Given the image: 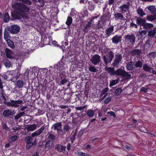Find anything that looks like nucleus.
Returning a JSON list of instances; mask_svg holds the SVG:
<instances>
[{"label": "nucleus", "instance_id": "nucleus-1", "mask_svg": "<svg viewBox=\"0 0 156 156\" xmlns=\"http://www.w3.org/2000/svg\"><path fill=\"white\" fill-rule=\"evenodd\" d=\"M16 0L21 1L23 3L16 2L12 5V6L14 10L11 13V20H21L22 18L25 20L30 19L28 14L30 12V8L25 4L30 5L32 3L31 2L30 0Z\"/></svg>", "mask_w": 156, "mask_h": 156}, {"label": "nucleus", "instance_id": "nucleus-2", "mask_svg": "<svg viewBox=\"0 0 156 156\" xmlns=\"http://www.w3.org/2000/svg\"><path fill=\"white\" fill-rule=\"evenodd\" d=\"M45 129V125H44L36 131L32 133L31 136H27L24 139L25 142L26 143V147L29 149L32 146L37 145V138L35 137L41 134L44 131Z\"/></svg>", "mask_w": 156, "mask_h": 156}, {"label": "nucleus", "instance_id": "nucleus-3", "mask_svg": "<svg viewBox=\"0 0 156 156\" xmlns=\"http://www.w3.org/2000/svg\"><path fill=\"white\" fill-rule=\"evenodd\" d=\"M1 90V93L2 95V96L5 101H4V103L7 105L8 106L14 107L15 108H17L19 107V104H21L23 103V101L21 100H10V101H6V99L5 97L3 94V93L4 92L3 88V89Z\"/></svg>", "mask_w": 156, "mask_h": 156}, {"label": "nucleus", "instance_id": "nucleus-4", "mask_svg": "<svg viewBox=\"0 0 156 156\" xmlns=\"http://www.w3.org/2000/svg\"><path fill=\"white\" fill-rule=\"evenodd\" d=\"M64 68L62 62H59L57 64L54 66L53 71L57 74L58 73H59V79H62L67 78L66 73L63 71Z\"/></svg>", "mask_w": 156, "mask_h": 156}, {"label": "nucleus", "instance_id": "nucleus-5", "mask_svg": "<svg viewBox=\"0 0 156 156\" xmlns=\"http://www.w3.org/2000/svg\"><path fill=\"white\" fill-rule=\"evenodd\" d=\"M63 98L65 100L69 101L71 103H74L79 99L76 95H71L69 94H65Z\"/></svg>", "mask_w": 156, "mask_h": 156}, {"label": "nucleus", "instance_id": "nucleus-6", "mask_svg": "<svg viewBox=\"0 0 156 156\" xmlns=\"http://www.w3.org/2000/svg\"><path fill=\"white\" fill-rule=\"evenodd\" d=\"M20 27L17 25L14 24L9 27L8 30L12 34H16L18 33L20 30Z\"/></svg>", "mask_w": 156, "mask_h": 156}, {"label": "nucleus", "instance_id": "nucleus-7", "mask_svg": "<svg viewBox=\"0 0 156 156\" xmlns=\"http://www.w3.org/2000/svg\"><path fill=\"white\" fill-rule=\"evenodd\" d=\"M107 56L108 58H106L105 55H104L103 56V61L107 65L112 61L114 57V53L112 51H110L108 52Z\"/></svg>", "mask_w": 156, "mask_h": 156}, {"label": "nucleus", "instance_id": "nucleus-8", "mask_svg": "<svg viewBox=\"0 0 156 156\" xmlns=\"http://www.w3.org/2000/svg\"><path fill=\"white\" fill-rule=\"evenodd\" d=\"M92 22L89 19L86 20L84 23L83 30L85 33L87 32L91 26Z\"/></svg>", "mask_w": 156, "mask_h": 156}, {"label": "nucleus", "instance_id": "nucleus-9", "mask_svg": "<svg viewBox=\"0 0 156 156\" xmlns=\"http://www.w3.org/2000/svg\"><path fill=\"white\" fill-rule=\"evenodd\" d=\"M115 76L116 77L120 76L124 77L127 76V72L121 68L115 70Z\"/></svg>", "mask_w": 156, "mask_h": 156}, {"label": "nucleus", "instance_id": "nucleus-10", "mask_svg": "<svg viewBox=\"0 0 156 156\" xmlns=\"http://www.w3.org/2000/svg\"><path fill=\"white\" fill-rule=\"evenodd\" d=\"M101 60V57L98 54L94 55L90 59L91 63L94 65H96L99 64Z\"/></svg>", "mask_w": 156, "mask_h": 156}, {"label": "nucleus", "instance_id": "nucleus-11", "mask_svg": "<svg viewBox=\"0 0 156 156\" xmlns=\"http://www.w3.org/2000/svg\"><path fill=\"white\" fill-rule=\"evenodd\" d=\"M62 126L61 122H57L53 125L51 128L55 130H56L57 133L60 132H63Z\"/></svg>", "mask_w": 156, "mask_h": 156}, {"label": "nucleus", "instance_id": "nucleus-12", "mask_svg": "<svg viewBox=\"0 0 156 156\" xmlns=\"http://www.w3.org/2000/svg\"><path fill=\"white\" fill-rule=\"evenodd\" d=\"M55 149L59 153H63L66 151V146H63L60 144H56Z\"/></svg>", "mask_w": 156, "mask_h": 156}, {"label": "nucleus", "instance_id": "nucleus-13", "mask_svg": "<svg viewBox=\"0 0 156 156\" xmlns=\"http://www.w3.org/2000/svg\"><path fill=\"white\" fill-rule=\"evenodd\" d=\"M80 14L81 16L80 18V20L81 22L83 21L84 18L85 17H87L88 16V12L87 9L86 8L84 9Z\"/></svg>", "mask_w": 156, "mask_h": 156}, {"label": "nucleus", "instance_id": "nucleus-14", "mask_svg": "<svg viewBox=\"0 0 156 156\" xmlns=\"http://www.w3.org/2000/svg\"><path fill=\"white\" fill-rule=\"evenodd\" d=\"M122 37L118 36L117 35H115L112 39V43L115 44H117L119 42L121 41Z\"/></svg>", "mask_w": 156, "mask_h": 156}, {"label": "nucleus", "instance_id": "nucleus-15", "mask_svg": "<svg viewBox=\"0 0 156 156\" xmlns=\"http://www.w3.org/2000/svg\"><path fill=\"white\" fill-rule=\"evenodd\" d=\"M135 41V37L134 35L132 34L130 35H127V43L129 42L131 43V47H132L133 43Z\"/></svg>", "mask_w": 156, "mask_h": 156}, {"label": "nucleus", "instance_id": "nucleus-16", "mask_svg": "<svg viewBox=\"0 0 156 156\" xmlns=\"http://www.w3.org/2000/svg\"><path fill=\"white\" fill-rule=\"evenodd\" d=\"M153 25L151 23H145L143 27L141 28V29H145V30L149 31L151 29V28L153 27Z\"/></svg>", "mask_w": 156, "mask_h": 156}, {"label": "nucleus", "instance_id": "nucleus-17", "mask_svg": "<svg viewBox=\"0 0 156 156\" xmlns=\"http://www.w3.org/2000/svg\"><path fill=\"white\" fill-rule=\"evenodd\" d=\"M54 146L53 142L52 140H48L45 144V147L48 150H49L52 148Z\"/></svg>", "mask_w": 156, "mask_h": 156}, {"label": "nucleus", "instance_id": "nucleus-18", "mask_svg": "<svg viewBox=\"0 0 156 156\" xmlns=\"http://www.w3.org/2000/svg\"><path fill=\"white\" fill-rule=\"evenodd\" d=\"M111 76H115V71L114 67H108L106 70Z\"/></svg>", "mask_w": 156, "mask_h": 156}, {"label": "nucleus", "instance_id": "nucleus-19", "mask_svg": "<svg viewBox=\"0 0 156 156\" xmlns=\"http://www.w3.org/2000/svg\"><path fill=\"white\" fill-rule=\"evenodd\" d=\"M5 52L6 53V56L7 58L10 59L13 58L12 56V54L13 53L12 51L10 49L6 48L5 50Z\"/></svg>", "mask_w": 156, "mask_h": 156}, {"label": "nucleus", "instance_id": "nucleus-20", "mask_svg": "<svg viewBox=\"0 0 156 156\" xmlns=\"http://www.w3.org/2000/svg\"><path fill=\"white\" fill-rule=\"evenodd\" d=\"M114 28V27L113 26H112L107 28L105 32V35L107 36V37L109 36L113 32Z\"/></svg>", "mask_w": 156, "mask_h": 156}, {"label": "nucleus", "instance_id": "nucleus-21", "mask_svg": "<svg viewBox=\"0 0 156 156\" xmlns=\"http://www.w3.org/2000/svg\"><path fill=\"white\" fill-rule=\"evenodd\" d=\"M145 23V21L140 17H138L136 20V23L138 25L140 26L141 28L143 27Z\"/></svg>", "mask_w": 156, "mask_h": 156}, {"label": "nucleus", "instance_id": "nucleus-22", "mask_svg": "<svg viewBox=\"0 0 156 156\" xmlns=\"http://www.w3.org/2000/svg\"><path fill=\"white\" fill-rule=\"evenodd\" d=\"M115 18L116 20H124V17L122 13H116L114 14Z\"/></svg>", "mask_w": 156, "mask_h": 156}, {"label": "nucleus", "instance_id": "nucleus-23", "mask_svg": "<svg viewBox=\"0 0 156 156\" xmlns=\"http://www.w3.org/2000/svg\"><path fill=\"white\" fill-rule=\"evenodd\" d=\"M12 109H7L6 110H4L3 112V115L5 117H8L9 116L12 115Z\"/></svg>", "mask_w": 156, "mask_h": 156}, {"label": "nucleus", "instance_id": "nucleus-24", "mask_svg": "<svg viewBox=\"0 0 156 156\" xmlns=\"http://www.w3.org/2000/svg\"><path fill=\"white\" fill-rule=\"evenodd\" d=\"M156 29L155 28H154L149 30L147 34L148 36L151 37H154L156 33Z\"/></svg>", "mask_w": 156, "mask_h": 156}, {"label": "nucleus", "instance_id": "nucleus-25", "mask_svg": "<svg viewBox=\"0 0 156 156\" xmlns=\"http://www.w3.org/2000/svg\"><path fill=\"white\" fill-rule=\"evenodd\" d=\"M147 18L149 21H152L155 20L156 19V11L153 15L147 16Z\"/></svg>", "mask_w": 156, "mask_h": 156}, {"label": "nucleus", "instance_id": "nucleus-26", "mask_svg": "<svg viewBox=\"0 0 156 156\" xmlns=\"http://www.w3.org/2000/svg\"><path fill=\"white\" fill-rule=\"evenodd\" d=\"M48 139L51 140H54L56 139V136L54 135L49 132H48L47 134Z\"/></svg>", "mask_w": 156, "mask_h": 156}, {"label": "nucleus", "instance_id": "nucleus-27", "mask_svg": "<svg viewBox=\"0 0 156 156\" xmlns=\"http://www.w3.org/2000/svg\"><path fill=\"white\" fill-rule=\"evenodd\" d=\"M7 42V44L8 46L12 49L15 48V47L13 41L11 40H9L6 41Z\"/></svg>", "mask_w": 156, "mask_h": 156}, {"label": "nucleus", "instance_id": "nucleus-28", "mask_svg": "<svg viewBox=\"0 0 156 156\" xmlns=\"http://www.w3.org/2000/svg\"><path fill=\"white\" fill-rule=\"evenodd\" d=\"M136 12L137 14L141 17H143L145 15L143 9L140 7H139L137 9Z\"/></svg>", "mask_w": 156, "mask_h": 156}, {"label": "nucleus", "instance_id": "nucleus-29", "mask_svg": "<svg viewBox=\"0 0 156 156\" xmlns=\"http://www.w3.org/2000/svg\"><path fill=\"white\" fill-rule=\"evenodd\" d=\"M59 84L60 86L64 85L66 83H67L69 81L68 79L66 78L62 79H59Z\"/></svg>", "mask_w": 156, "mask_h": 156}, {"label": "nucleus", "instance_id": "nucleus-30", "mask_svg": "<svg viewBox=\"0 0 156 156\" xmlns=\"http://www.w3.org/2000/svg\"><path fill=\"white\" fill-rule=\"evenodd\" d=\"M119 9L120 10V12L122 13H124L127 11V5H123L121 6L119 8Z\"/></svg>", "mask_w": 156, "mask_h": 156}, {"label": "nucleus", "instance_id": "nucleus-31", "mask_svg": "<svg viewBox=\"0 0 156 156\" xmlns=\"http://www.w3.org/2000/svg\"><path fill=\"white\" fill-rule=\"evenodd\" d=\"M141 53V51L139 49H134L131 52V54L132 55H138Z\"/></svg>", "mask_w": 156, "mask_h": 156}, {"label": "nucleus", "instance_id": "nucleus-32", "mask_svg": "<svg viewBox=\"0 0 156 156\" xmlns=\"http://www.w3.org/2000/svg\"><path fill=\"white\" fill-rule=\"evenodd\" d=\"M86 114L88 116L90 117H92L94 115V110H92L91 109H89L86 112Z\"/></svg>", "mask_w": 156, "mask_h": 156}, {"label": "nucleus", "instance_id": "nucleus-33", "mask_svg": "<svg viewBox=\"0 0 156 156\" xmlns=\"http://www.w3.org/2000/svg\"><path fill=\"white\" fill-rule=\"evenodd\" d=\"M4 21L5 22L7 23L10 20V16L8 12H6L4 16Z\"/></svg>", "mask_w": 156, "mask_h": 156}, {"label": "nucleus", "instance_id": "nucleus-34", "mask_svg": "<svg viewBox=\"0 0 156 156\" xmlns=\"http://www.w3.org/2000/svg\"><path fill=\"white\" fill-rule=\"evenodd\" d=\"M24 85L23 82L21 80H18L16 82V86L18 88H21Z\"/></svg>", "mask_w": 156, "mask_h": 156}, {"label": "nucleus", "instance_id": "nucleus-35", "mask_svg": "<svg viewBox=\"0 0 156 156\" xmlns=\"http://www.w3.org/2000/svg\"><path fill=\"white\" fill-rule=\"evenodd\" d=\"M89 5L88 6V8L90 11H93L94 9V4L91 2H88Z\"/></svg>", "mask_w": 156, "mask_h": 156}, {"label": "nucleus", "instance_id": "nucleus-36", "mask_svg": "<svg viewBox=\"0 0 156 156\" xmlns=\"http://www.w3.org/2000/svg\"><path fill=\"white\" fill-rule=\"evenodd\" d=\"M25 114V113L24 112H20L17 115H15L14 116V119L15 120H17Z\"/></svg>", "mask_w": 156, "mask_h": 156}, {"label": "nucleus", "instance_id": "nucleus-37", "mask_svg": "<svg viewBox=\"0 0 156 156\" xmlns=\"http://www.w3.org/2000/svg\"><path fill=\"white\" fill-rule=\"evenodd\" d=\"M36 124H35L30 125L28 127L27 129L29 131H33L36 129Z\"/></svg>", "mask_w": 156, "mask_h": 156}, {"label": "nucleus", "instance_id": "nucleus-38", "mask_svg": "<svg viewBox=\"0 0 156 156\" xmlns=\"http://www.w3.org/2000/svg\"><path fill=\"white\" fill-rule=\"evenodd\" d=\"M8 31V30H6L5 29L4 30V38L5 41L10 40L9 38V36Z\"/></svg>", "mask_w": 156, "mask_h": 156}, {"label": "nucleus", "instance_id": "nucleus-39", "mask_svg": "<svg viewBox=\"0 0 156 156\" xmlns=\"http://www.w3.org/2000/svg\"><path fill=\"white\" fill-rule=\"evenodd\" d=\"M143 69L146 72H150L152 69L147 64H145L143 66Z\"/></svg>", "mask_w": 156, "mask_h": 156}, {"label": "nucleus", "instance_id": "nucleus-40", "mask_svg": "<svg viewBox=\"0 0 156 156\" xmlns=\"http://www.w3.org/2000/svg\"><path fill=\"white\" fill-rule=\"evenodd\" d=\"M122 90L120 88H118L114 92V96H116L117 95H119L122 92Z\"/></svg>", "mask_w": 156, "mask_h": 156}, {"label": "nucleus", "instance_id": "nucleus-41", "mask_svg": "<svg viewBox=\"0 0 156 156\" xmlns=\"http://www.w3.org/2000/svg\"><path fill=\"white\" fill-rule=\"evenodd\" d=\"M119 79H117L116 80H113L112 81H110L109 86L112 87L114 86L115 84L118 83L119 81Z\"/></svg>", "mask_w": 156, "mask_h": 156}, {"label": "nucleus", "instance_id": "nucleus-42", "mask_svg": "<svg viewBox=\"0 0 156 156\" xmlns=\"http://www.w3.org/2000/svg\"><path fill=\"white\" fill-rule=\"evenodd\" d=\"M70 129V127L69 125L68 124H65L63 127V131L64 133L68 131Z\"/></svg>", "mask_w": 156, "mask_h": 156}, {"label": "nucleus", "instance_id": "nucleus-43", "mask_svg": "<svg viewBox=\"0 0 156 156\" xmlns=\"http://www.w3.org/2000/svg\"><path fill=\"white\" fill-rule=\"evenodd\" d=\"M4 64L6 68H9L11 65L10 61L8 59H5L4 61Z\"/></svg>", "mask_w": 156, "mask_h": 156}, {"label": "nucleus", "instance_id": "nucleus-44", "mask_svg": "<svg viewBox=\"0 0 156 156\" xmlns=\"http://www.w3.org/2000/svg\"><path fill=\"white\" fill-rule=\"evenodd\" d=\"M72 22V19L71 16H68L66 22V24L68 26H70Z\"/></svg>", "mask_w": 156, "mask_h": 156}, {"label": "nucleus", "instance_id": "nucleus-45", "mask_svg": "<svg viewBox=\"0 0 156 156\" xmlns=\"http://www.w3.org/2000/svg\"><path fill=\"white\" fill-rule=\"evenodd\" d=\"M65 39L62 42V45L63 47L64 46V48H65L66 46H67L68 45V37L66 36L65 37Z\"/></svg>", "mask_w": 156, "mask_h": 156}, {"label": "nucleus", "instance_id": "nucleus-46", "mask_svg": "<svg viewBox=\"0 0 156 156\" xmlns=\"http://www.w3.org/2000/svg\"><path fill=\"white\" fill-rule=\"evenodd\" d=\"M18 136H17L14 135L10 137L9 139V141L10 142H14L17 139Z\"/></svg>", "mask_w": 156, "mask_h": 156}, {"label": "nucleus", "instance_id": "nucleus-47", "mask_svg": "<svg viewBox=\"0 0 156 156\" xmlns=\"http://www.w3.org/2000/svg\"><path fill=\"white\" fill-rule=\"evenodd\" d=\"M89 70L92 72L93 73H95L97 71V69L94 66H90L89 67Z\"/></svg>", "mask_w": 156, "mask_h": 156}, {"label": "nucleus", "instance_id": "nucleus-48", "mask_svg": "<svg viewBox=\"0 0 156 156\" xmlns=\"http://www.w3.org/2000/svg\"><path fill=\"white\" fill-rule=\"evenodd\" d=\"M143 66V63L140 60H139L136 62L134 66L136 67L141 68Z\"/></svg>", "mask_w": 156, "mask_h": 156}, {"label": "nucleus", "instance_id": "nucleus-49", "mask_svg": "<svg viewBox=\"0 0 156 156\" xmlns=\"http://www.w3.org/2000/svg\"><path fill=\"white\" fill-rule=\"evenodd\" d=\"M148 10L151 13H153L156 10L155 7L153 5H150L147 8Z\"/></svg>", "mask_w": 156, "mask_h": 156}, {"label": "nucleus", "instance_id": "nucleus-50", "mask_svg": "<svg viewBox=\"0 0 156 156\" xmlns=\"http://www.w3.org/2000/svg\"><path fill=\"white\" fill-rule=\"evenodd\" d=\"M2 126L3 129L6 130L7 131H11L10 129H9V127L7 126L6 124L4 123H2Z\"/></svg>", "mask_w": 156, "mask_h": 156}, {"label": "nucleus", "instance_id": "nucleus-51", "mask_svg": "<svg viewBox=\"0 0 156 156\" xmlns=\"http://www.w3.org/2000/svg\"><path fill=\"white\" fill-rule=\"evenodd\" d=\"M109 90L108 87H106L104 89H103L101 93V96L104 94H106L105 93L108 91Z\"/></svg>", "mask_w": 156, "mask_h": 156}, {"label": "nucleus", "instance_id": "nucleus-52", "mask_svg": "<svg viewBox=\"0 0 156 156\" xmlns=\"http://www.w3.org/2000/svg\"><path fill=\"white\" fill-rule=\"evenodd\" d=\"M100 16V14H99L97 16H94L91 18H90L88 19L92 23L94 20L98 18Z\"/></svg>", "mask_w": 156, "mask_h": 156}, {"label": "nucleus", "instance_id": "nucleus-53", "mask_svg": "<svg viewBox=\"0 0 156 156\" xmlns=\"http://www.w3.org/2000/svg\"><path fill=\"white\" fill-rule=\"evenodd\" d=\"M33 1L37 2L41 4V6H43L44 4V0H32Z\"/></svg>", "mask_w": 156, "mask_h": 156}, {"label": "nucleus", "instance_id": "nucleus-54", "mask_svg": "<svg viewBox=\"0 0 156 156\" xmlns=\"http://www.w3.org/2000/svg\"><path fill=\"white\" fill-rule=\"evenodd\" d=\"M139 130L145 133H147V130L146 129V128L144 127H141L139 129Z\"/></svg>", "mask_w": 156, "mask_h": 156}, {"label": "nucleus", "instance_id": "nucleus-55", "mask_svg": "<svg viewBox=\"0 0 156 156\" xmlns=\"http://www.w3.org/2000/svg\"><path fill=\"white\" fill-rule=\"evenodd\" d=\"M43 84V85H42V91L43 92H44L46 91V90L47 88V84L46 83H45L44 85V84Z\"/></svg>", "mask_w": 156, "mask_h": 156}, {"label": "nucleus", "instance_id": "nucleus-56", "mask_svg": "<svg viewBox=\"0 0 156 156\" xmlns=\"http://www.w3.org/2000/svg\"><path fill=\"white\" fill-rule=\"evenodd\" d=\"M111 98L110 97H108L106 98L104 101V103L105 104H108L111 101Z\"/></svg>", "mask_w": 156, "mask_h": 156}, {"label": "nucleus", "instance_id": "nucleus-57", "mask_svg": "<svg viewBox=\"0 0 156 156\" xmlns=\"http://www.w3.org/2000/svg\"><path fill=\"white\" fill-rule=\"evenodd\" d=\"M85 129H82L80 130L78 135V136H81L83 135Z\"/></svg>", "mask_w": 156, "mask_h": 156}, {"label": "nucleus", "instance_id": "nucleus-58", "mask_svg": "<svg viewBox=\"0 0 156 156\" xmlns=\"http://www.w3.org/2000/svg\"><path fill=\"white\" fill-rule=\"evenodd\" d=\"M18 72L16 73V76H14V77L15 78L16 80H17L19 78L20 75H21L20 72V69H18Z\"/></svg>", "mask_w": 156, "mask_h": 156}, {"label": "nucleus", "instance_id": "nucleus-59", "mask_svg": "<svg viewBox=\"0 0 156 156\" xmlns=\"http://www.w3.org/2000/svg\"><path fill=\"white\" fill-rule=\"evenodd\" d=\"M122 59V57L121 55L120 54L118 55H117L115 59L117 60L120 61Z\"/></svg>", "mask_w": 156, "mask_h": 156}, {"label": "nucleus", "instance_id": "nucleus-60", "mask_svg": "<svg viewBox=\"0 0 156 156\" xmlns=\"http://www.w3.org/2000/svg\"><path fill=\"white\" fill-rule=\"evenodd\" d=\"M77 155L79 156H85L86 153L81 151L77 152Z\"/></svg>", "mask_w": 156, "mask_h": 156}, {"label": "nucleus", "instance_id": "nucleus-61", "mask_svg": "<svg viewBox=\"0 0 156 156\" xmlns=\"http://www.w3.org/2000/svg\"><path fill=\"white\" fill-rule=\"evenodd\" d=\"M140 34L142 36L145 35L147 34V31L145 30H142L139 31Z\"/></svg>", "mask_w": 156, "mask_h": 156}, {"label": "nucleus", "instance_id": "nucleus-62", "mask_svg": "<svg viewBox=\"0 0 156 156\" xmlns=\"http://www.w3.org/2000/svg\"><path fill=\"white\" fill-rule=\"evenodd\" d=\"M119 61L118 60H116V59H115L114 62L112 63V65H113L114 66H116L118 65L119 64Z\"/></svg>", "mask_w": 156, "mask_h": 156}, {"label": "nucleus", "instance_id": "nucleus-63", "mask_svg": "<svg viewBox=\"0 0 156 156\" xmlns=\"http://www.w3.org/2000/svg\"><path fill=\"white\" fill-rule=\"evenodd\" d=\"M54 97L59 98L60 96V94L59 93V91H56L54 94Z\"/></svg>", "mask_w": 156, "mask_h": 156}, {"label": "nucleus", "instance_id": "nucleus-64", "mask_svg": "<svg viewBox=\"0 0 156 156\" xmlns=\"http://www.w3.org/2000/svg\"><path fill=\"white\" fill-rule=\"evenodd\" d=\"M20 129V128L19 127H14L12 128V130L14 131H18Z\"/></svg>", "mask_w": 156, "mask_h": 156}]
</instances>
